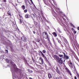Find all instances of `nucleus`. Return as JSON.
Listing matches in <instances>:
<instances>
[{"label": "nucleus", "mask_w": 79, "mask_h": 79, "mask_svg": "<svg viewBox=\"0 0 79 79\" xmlns=\"http://www.w3.org/2000/svg\"><path fill=\"white\" fill-rule=\"evenodd\" d=\"M39 62L40 64H44V59H43L42 57H39Z\"/></svg>", "instance_id": "4"}, {"label": "nucleus", "mask_w": 79, "mask_h": 79, "mask_svg": "<svg viewBox=\"0 0 79 79\" xmlns=\"http://www.w3.org/2000/svg\"><path fill=\"white\" fill-rule=\"evenodd\" d=\"M24 12L25 13H27V9L25 10H24Z\"/></svg>", "instance_id": "26"}, {"label": "nucleus", "mask_w": 79, "mask_h": 79, "mask_svg": "<svg viewBox=\"0 0 79 79\" xmlns=\"http://www.w3.org/2000/svg\"><path fill=\"white\" fill-rule=\"evenodd\" d=\"M27 71L28 72L30 73H32L33 72V71L32 70H30V69H28Z\"/></svg>", "instance_id": "20"}, {"label": "nucleus", "mask_w": 79, "mask_h": 79, "mask_svg": "<svg viewBox=\"0 0 79 79\" xmlns=\"http://www.w3.org/2000/svg\"><path fill=\"white\" fill-rule=\"evenodd\" d=\"M62 53H63L64 54V57L63 58H64V61L66 60H68V59H69V57L67 55L65 54V53L63 52H62Z\"/></svg>", "instance_id": "6"}, {"label": "nucleus", "mask_w": 79, "mask_h": 79, "mask_svg": "<svg viewBox=\"0 0 79 79\" xmlns=\"http://www.w3.org/2000/svg\"><path fill=\"white\" fill-rule=\"evenodd\" d=\"M35 40L36 42H39V43H40V40H39V39H35Z\"/></svg>", "instance_id": "16"}, {"label": "nucleus", "mask_w": 79, "mask_h": 79, "mask_svg": "<svg viewBox=\"0 0 79 79\" xmlns=\"http://www.w3.org/2000/svg\"><path fill=\"white\" fill-rule=\"evenodd\" d=\"M16 6H17V4H16Z\"/></svg>", "instance_id": "58"}, {"label": "nucleus", "mask_w": 79, "mask_h": 79, "mask_svg": "<svg viewBox=\"0 0 79 79\" xmlns=\"http://www.w3.org/2000/svg\"><path fill=\"white\" fill-rule=\"evenodd\" d=\"M15 8L17 10H18V9H17V7H16L15 6Z\"/></svg>", "instance_id": "43"}, {"label": "nucleus", "mask_w": 79, "mask_h": 79, "mask_svg": "<svg viewBox=\"0 0 79 79\" xmlns=\"http://www.w3.org/2000/svg\"><path fill=\"white\" fill-rule=\"evenodd\" d=\"M7 14H8V15L9 16H11V13L10 12V11H7Z\"/></svg>", "instance_id": "24"}, {"label": "nucleus", "mask_w": 79, "mask_h": 79, "mask_svg": "<svg viewBox=\"0 0 79 79\" xmlns=\"http://www.w3.org/2000/svg\"><path fill=\"white\" fill-rule=\"evenodd\" d=\"M30 0V1L31 2V1H32V0Z\"/></svg>", "instance_id": "54"}, {"label": "nucleus", "mask_w": 79, "mask_h": 79, "mask_svg": "<svg viewBox=\"0 0 79 79\" xmlns=\"http://www.w3.org/2000/svg\"><path fill=\"white\" fill-rule=\"evenodd\" d=\"M69 35V37L70 39H72V36H71V32L69 31H68Z\"/></svg>", "instance_id": "13"}, {"label": "nucleus", "mask_w": 79, "mask_h": 79, "mask_svg": "<svg viewBox=\"0 0 79 79\" xmlns=\"http://www.w3.org/2000/svg\"><path fill=\"white\" fill-rule=\"evenodd\" d=\"M56 71L57 73H58L59 74H61V73H60V70L58 69V68L57 67H56Z\"/></svg>", "instance_id": "10"}, {"label": "nucleus", "mask_w": 79, "mask_h": 79, "mask_svg": "<svg viewBox=\"0 0 79 79\" xmlns=\"http://www.w3.org/2000/svg\"><path fill=\"white\" fill-rule=\"evenodd\" d=\"M31 68H33V67H31Z\"/></svg>", "instance_id": "56"}, {"label": "nucleus", "mask_w": 79, "mask_h": 79, "mask_svg": "<svg viewBox=\"0 0 79 79\" xmlns=\"http://www.w3.org/2000/svg\"><path fill=\"white\" fill-rule=\"evenodd\" d=\"M53 57L54 58L55 60H56L57 61L60 59V57H58L57 55H54V56H53Z\"/></svg>", "instance_id": "8"}, {"label": "nucleus", "mask_w": 79, "mask_h": 79, "mask_svg": "<svg viewBox=\"0 0 79 79\" xmlns=\"http://www.w3.org/2000/svg\"><path fill=\"white\" fill-rule=\"evenodd\" d=\"M5 51L6 53H8V50L6 49Z\"/></svg>", "instance_id": "29"}, {"label": "nucleus", "mask_w": 79, "mask_h": 79, "mask_svg": "<svg viewBox=\"0 0 79 79\" xmlns=\"http://www.w3.org/2000/svg\"><path fill=\"white\" fill-rule=\"evenodd\" d=\"M25 17L26 18H29V15L27 14L25 15Z\"/></svg>", "instance_id": "23"}, {"label": "nucleus", "mask_w": 79, "mask_h": 79, "mask_svg": "<svg viewBox=\"0 0 79 79\" xmlns=\"http://www.w3.org/2000/svg\"><path fill=\"white\" fill-rule=\"evenodd\" d=\"M77 32V31H76L74 30V31H73V33L74 34H76V33Z\"/></svg>", "instance_id": "33"}, {"label": "nucleus", "mask_w": 79, "mask_h": 79, "mask_svg": "<svg viewBox=\"0 0 79 79\" xmlns=\"http://www.w3.org/2000/svg\"><path fill=\"white\" fill-rule=\"evenodd\" d=\"M42 52L43 53H46V51L45 50H43Z\"/></svg>", "instance_id": "25"}, {"label": "nucleus", "mask_w": 79, "mask_h": 79, "mask_svg": "<svg viewBox=\"0 0 79 79\" xmlns=\"http://www.w3.org/2000/svg\"><path fill=\"white\" fill-rule=\"evenodd\" d=\"M29 79H32V78H31V77H30L29 78Z\"/></svg>", "instance_id": "48"}, {"label": "nucleus", "mask_w": 79, "mask_h": 79, "mask_svg": "<svg viewBox=\"0 0 79 79\" xmlns=\"http://www.w3.org/2000/svg\"><path fill=\"white\" fill-rule=\"evenodd\" d=\"M64 41L65 42V43H66L67 45H69V43H68V42L66 39H64Z\"/></svg>", "instance_id": "17"}, {"label": "nucleus", "mask_w": 79, "mask_h": 79, "mask_svg": "<svg viewBox=\"0 0 79 79\" xmlns=\"http://www.w3.org/2000/svg\"><path fill=\"white\" fill-rule=\"evenodd\" d=\"M2 2H5V3H6V0H3Z\"/></svg>", "instance_id": "34"}, {"label": "nucleus", "mask_w": 79, "mask_h": 79, "mask_svg": "<svg viewBox=\"0 0 79 79\" xmlns=\"http://www.w3.org/2000/svg\"><path fill=\"white\" fill-rule=\"evenodd\" d=\"M69 35V37L70 39H72V36H71V32L69 31H68Z\"/></svg>", "instance_id": "14"}, {"label": "nucleus", "mask_w": 79, "mask_h": 79, "mask_svg": "<svg viewBox=\"0 0 79 79\" xmlns=\"http://www.w3.org/2000/svg\"><path fill=\"white\" fill-rule=\"evenodd\" d=\"M48 77L49 79H51L52 78V75L50 73H49L48 74Z\"/></svg>", "instance_id": "15"}, {"label": "nucleus", "mask_w": 79, "mask_h": 79, "mask_svg": "<svg viewBox=\"0 0 79 79\" xmlns=\"http://www.w3.org/2000/svg\"><path fill=\"white\" fill-rule=\"evenodd\" d=\"M26 39H27V38L24 36H22L21 38L22 40L24 42H26Z\"/></svg>", "instance_id": "9"}, {"label": "nucleus", "mask_w": 79, "mask_h": 79, "mask_svg": "<svg viewBox=\"0 0 79 79\" xmlns=\"http://www.w3.org/2000/svg\"><path fill=\"white\" fill-rule=\"evenodd\" d=\"M74 79H77V77H76V76H75L74 77Z\"/></svg>", "instance_id": "39"}, {"label": "nucleus", "mask_w": 79, "mask_h": 79, "mask_svg": "<svg viewBox=\"0 0 79 79\" xmlns=\"http://www.w3.org/2000/svg\"><path fill=\"white\" fill-rule=\"evenodd\" d=\"M31 64H32V63H31Z\"/></svg>", "instance_id": "59"}, {"label": "nucleus", "mask_w": 79, "mask_h": 79, "mask_svg": "<svg viewBox=\"0 0 79 79\" xmlns=\"http://www.w3.org/2000/svg\"><path fill=\"white\" fill-rule=\"evenodd\" d=\"M31 16L32 18H35V15L33 14H31Z\"/></svg>", "instance_id": "18"}, {"label": "nucleus", "mask_w": 79, "mask_h": 79, "mask_svg": "<svg viewBox=\"0 0 79 79\" xmlns=\"http://www.w3.org/2000/svg\"><path fill=\"white\" fill-rule=\"evenodd\" d=\"M19 22L20 24H21V23H22V20H21V19H19Z\"/></svg>", "instance_id": "30"}, {"label": "nucleus", "mask_w": 79, "mask_h": 79, "mask_svg": "<svg viewBox=\"0 0 79 79\" xmlns=\"http://www.w3.org/2000/svg\"><path fill=\"white\" fill-rule=\"evenodd\" d=\"M33 33H34V34H35V33H36L35 31H33Z\"/></svg>", "instance_id": "46"}, {"label": "nucleus", "mask_w": 79, "mask_h": 79, "mask_svg": "<svg viewBox=\"0 0 79 79\" xmlns=\"http://www.w3.org/2000/svg\"><path fill=\"white\" fill-rule=\"evenodd\" d=\"M58 42H59V43L60 44H61V41L60 40H58Z\"/></svg>", "instance_id": "28"}, {"label": "nucleus", "mask_w": 79, "mask_h": 79, "mask_svg": "<svg viewBox=\"0 0 79 79\" xmlns=\"http://www.w3.org/2000/svg\"><path fill=\"white\" fill-rule=\"evenodd\" d=\"M35 64L36 65V66H39V65L37 64V63H35Z\"/></svg>", "instance_id": "42"}, {"label": "nucleus", "mask_w": 79, "mask_h": 79, "mask_svg": "<svg viewBox=\"0 0 79 79\" xmlns=\"http://www.w3.org/2000/svg\"><path fill=\"white\" fill-rule=\"evenodd\" d=\"M56 40L58 41L60 40L58 38H57Z\"/></svg>", "instance_id": "45"}, {"label": "nucleus", "mask_w": 79, "mask_h": 79, "mask_svg": "<svg viewBox=\"0 0 79 79\" xmlns=\"http://www.w3.org/2000/svg\"><path fill=\"white\" fill-rule=\"evenodd\" d=\"M33 42L34 43V41H33Z\"/></svg>", "instance_id": "57"}, {"label": "nucleus", "mask_w": 79, "mask_h": 79, "mask_svg": "<svg viewBox=\"0 0 79 79\" xmlns=\"http://www.w3.org/2000/svg\"><path fill=\"white\" fill-rule=\"evenodd\" d=\"M74 66V68L75 69H76V67H75V66Z\"/></svg>", "instance_id": "52"}, {"label": "nucleus", "mask_w": 79, "mask_h": 79, "mask_svg": "<svg viewBox=\"0 0 79 79\" xmlns=\"http://www.w3.org/2000/svg\"><path fill=\"white\" fill-rule=\"evenodd\" d=\"M34 44H36V45H37V43H36V42H34Z\"/></svg>", "instance_id": "41"}, {"label": "nucleus", "mask_w": 79, "mask_h": 79, "mask_svg": "<svg viewBox=\"0 0 79 79\" xmlns=\"http://www.w3.org/2000/svg\"><path fill=\"white\" fill-rule=\"evenodd\" d=\"M59 57L60 58H62L64 57H63V54H59Z\"/></svg>", "instance_id": "19"}, {"label": "nucleus", "mask_w": 79, "mask_h": 79, "mask_svg": "<svg viewBox=\"0 0 79 79\" xmlns=\"http://www.w3.org/2000/svg\"><path fill=\"white\" fill-rule=\"evenodd\" d=\"M72 30H73V31H75V30H74V28H72Z\"/></svg>", "instance_id": "38"}, {"label": "nucleus", "mask_w": 79, "mask_h": 79, "mask_svg": "<svg viewBox=\"0 0 79 79\" xmlns=\"http://www.w3.org/2000/svg\"><path fill=\"white\" fill-rule=\"evenodd\" d=\"M22 9L23 10H24L26 8V7H25V6L23 5L21 7Z\"/></svg>", "instance_id": "12"}, {"label": "nucleus", "mask_w": 79, "mask_h": 79, "mask_svg": "<svg viewBox=\"0 0 79 79\" xmlns=\"http://www.w3.org/2000/svg\"><path fill=\"white\" fill-rule=\"evenodd\" d=\"M39 53H40L42 57H43V58H44V59L45 61H46V62H48V59H47V58L46 56H45L44 53H43V52H42V51H40Z\"/></svg>", "instance_id": "2"}, {"label": "nucleus", "mask_w": 79, "mask_h": 79, "mask_svg": "<svg viewBox=\"0 0 79 79\" xmlns=\"http://www.w3.org/2000/svg\"><path fill=\"white\" fill-rule=\"evenodd\" d=\"M56 54H57V55H59V53L58 51L56 52Z\"/></svg>", "instance_id": "36"}, {"label": "nucleus", "mask_w": 79, "mask_h": 79, "mask_svg": "<svg viewBox=\"0 0 79 79\" xmlns=\"http://www.w3.org/2000/svg\"><path fill=\"white\" fill-rule=\"evenodd\" d=\"M52 34H53L55 37H57V34H56V32H53L52 33Z\"/></svg>", "instance_id": "11"}, {"label": "nucleus", "mask_w": 79, "mask_h": 79, "mask_svg": "<svg viewBox=\"0 0 79 79\" xmlns=\"http://www.w3.org/2000/svg\"><path fill=\"white\" fill-rule=\"evenodd\" d=\"M42 35L43 36L44 38L46 39H48V41L49 42H50V38H49V35L46 32H43L42 33Z\"/></svg>", "instance_id": "1"}, {"label": "nucleus", "mask_w": 79, "mask_h": 79, "mask_svg": "<svg viewBox=\"0 0 79 79\" xmlns=\"http://www.w3.org/2000/svg\"><path fill=\"white\" fill-rule=\"evenodd\" d=\"M27 0H25V3H27Z\"/></svg>", "instance_id": "37"}, {"label": "nucleus", "mask_w": 79, "mask_h": 79, "mask_svg": "<svg viewBox=\"0 0 79 79\" xmlns=\"http://www.w3.org/2000/svg\"><path fill=\"white\" fill-rule=\"evenodd\" d=\"M60 53H61V52H60Z\"/></svg>", "instance_id": "60"}, {"label": "nucleus", "mask_w": 79, "mask_h": 79, "mask_svg": "<svg viewBox=\"0 0 79 79\" xmlns=\"http://www.w3.org/2000/svg\"><path fill=\"white\" fill-rule=\"evenodd\" d=\"M65 69L67 73H68L69 74V75H70L71 76H72V73H71V71H70L69 69H68V68L66 67V65H65Z\"/></svg>", "instance_id": "3"}, {"label": "nucleus", "mask_w": 79, "mask_h": 79, "mask_svg": "<svg viewBox=\"0 0 79 79\" xmlns=\"http://www.w3.org/2000/svg\"><path fill=\"white\" fill-rule=\"evenodd\" d=\"M57 62L60 64H62L63 63V61L62 60V58H59V59L57 61Z\"/></svg>", "instance_id": "7"}, {"label": "nucleus", "mask_w": 79, "mask_h": 79, "mask_svg": "<svg viewBox=\"0 0 79 79\" xmlns=\"http://www.w3.org/2000/svg\"><path fill=\"white\" fill-rule=\"evenodd\" d=\"M62 11H60V13H62Z\"/></svg>", "instance_id": "51"}, {"label": "nucleus", "mask_w": 79, "mask_h": 79, "mask_svg": "<svg viewBox=\"0 0 79 79\" xmlns=\"http://www.w3.org/2000/svg\"><path fill=\"white\" fill-rule=\"evenodd\" d=\"M40 45H42V43H40Z\"/></svg>", "instance_id": "40"}, {"label": "nucleus", "mask_w": 79, "mask_h": 79, "mask_svg": "<svg viewBox=\"0 0 79 79\" xmlns=\"http://www.w3.org/2000/svg\"><path fill=\"white\" fill-rule=\"evenodd\" d=\"M56 79H60V77H56Z\"/></svg>", "instance_id": "35"}, {"label": "nucleus", "mask_w": 79, "mask_h": 79, "mask_svg": "<svg viewBox=\"0 0 79 79\" xmlns=\"http://www.w3.org/2000/svg\"><path fill=\"white\" fill-rule=\"evenodd\" d=\"M34 6H35V5H34Z\"/></svg>", "instance_id": "55"}, {"label": "nucleus", "mask_w": 79, "mask_h": 79, "mask_svg": "<svg viewBox=\"0 0 79 79\" xmlns=\"http://www.w3.org/2000/svg\"><path fill=\"white\" fill-rule=\"evenodd\" d=\"M19 17H20V18H21V15H19Z\"/></svg>", "instance_id": "50"}, {"label": "nucleus", "mask_w": 79, "mask_h": 79, "mask_svg": "<svg viewBox=\"0 0 79 79\" xmlns=\"http://www.w3.org/2000/svg\"><path fill=\"white\" fill-rule=\"evenodd\" d=\"M13 5L14 6V7H15L16 6H15V5L14 4H13Z\"/></svg>", "instance_id": "47"}, {"label": "nucleus", "mask_w": 79, "mask_h": 79, "mask_svg": "<svg viewBox=\"0 0 79 79\" xmlns=\"http://www.w3.org/2000/svg\"><path fill=\"white\" fill-rule=\"evenodd\" d=\"M28 2H29V4H31L30 3V2H29V1L28 0Z\"/></svg>", "instance_id": "53"}, {"label": "nucleus", "mask_w": 79, "mask_h": 79, "mask_svg": "<svg viewBox=\"0 0 79 79\" xmlns=\"http://www.w3.org/2000/svg\"><path fill=\"white\" fill-rule=\"evenodd\" d=\"M53 42H54V44L55 45H56V43H56V42H55V40H53Z\"/></svg>", "instance_id": "31"}, {"label": "nucleus", "mask_w": 79, "mask_h": 79, "mask_svg": "<svg viewBox=\"0 0 79 79\" xmlns=\"http://www.w3.org/2000/svg\"><path fill=\"white\" fill-rule=\"evenodd\" d=\"M31 58L34 63H35V60H34V58L32 57Z\"/></svg>", "instance_id": "22"}, {"label": "nucleus", "mask_w": 79, "mask_h": 79, "mask_svg": "<svg viewBox=\"0 0 79 79\" xmlns=\"http://www.w3.org/2000/svg\"><path fill=\"white\" fill-rule=\"evenodd\" d=\"M31 3H32L33 4V2H32V1H31Z\"/></svg>", "instance_id": "49"}, {"label": "nucleus", "mask_w": 79, "mask_h": 79, "mask_svg": "<svg viewBox=\"0 0 79 79\" xmlns=\"http://www.w3.org/2000/svg\"><path fill=\"white\" fill-rule=\"evenodd\" d=\"M71 24L72 26V27H75V26L73 24Z\"/></svg>", "instance_id": "32"}, {"label": "nucleus", "mask_w": 79, "mask_h": 79, "mask_svg": "<svg viewBox=\"0 0 79 79\" xmlns=\"http://www.w3.org/2000/svg\"><path fill=\"white\" fill-rule=\"evenodd\" d=\"M58 31L60 33H61V31L60 30V29H59L58 30Z\"/></svg>", "instance_id": "27"}, {"label": "nucleus", "mask_w": 79, "mask_h": 79, "mask_svg": "<svg viewBox=\"0 0 79 79\" xmlns=\"http://www.w3.org/2000/svg\"><path fill=\"white\" fill-rule=\"evenodd\" d=\"M68 64L70 68L71 69L73 70V69H74V68H73V63H72L71 61L69 60V61Z\"/></svg>", "instance_id": "5"}, {"label": "nucleus", "mask_w": 79, "mask_h": 79, "mask_svg": "<svg viewBox=\"0 0 79 79\" xmlns=\"http://www.w3.org/2000/svg\"><path fill=\"white\" fill-rule=\"evenodd\" d=\"M34 23L35 25V26H37V23H38L37 22L35 21H34Z\"/></svg>", "instance_id": "21"}, {"label": "nucleus", "mask_w": 79, "mask_h": 79, "mask_svg": "<svg viewBox=\"0 0 79 79\" xmlns=\"http://www.w3.org/2000/svg\"><path fill=\"white\" fill-rule=\"evenodd\" d=\"M77 30L79 31V27H77Z\"/></svg>", "instance_id": "44"}]
</instances>
